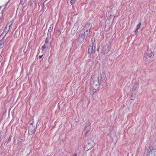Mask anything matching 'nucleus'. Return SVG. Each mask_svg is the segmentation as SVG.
<instances>
[{"label":"nucleus","mask_w":156,"mask_h":156,"mask_svg":"<svg viewBox=\"0 0 156 156\" xmlns=\"http://www.w3.org/2000/svg\"><path fill=\"white\" fill-rule=\"evenodd\" d=\"M154 59V54L150 50H147L144 55V60L146 64H149Z\"/></svg>","instance_id":"obj_1"},{"label":"nucleus","mask_w":156,"mask_h":156,"mask_svg":"<svg viewBox=\"0 0 156 156\" xmlns=\"http://www.w3.org/2000/svg\"><path fill=\"white\" fill-rule=\"evenodd\" d=\"M95 145V143L94 141L90 138H88L85 142L84 144L85 150L87 151L94 147Z\"/></svg>","instance_id":"obj_2"},{"label":"nucleus","mask_w":156,"mask_h":156,"mask_svg":"<svg viewBox=\"0 0 156 156\" xmlns=\"http://www.w3.org/2000/svg\"><path fill=\"white\" fill-rule=\"evenodd\" d=\"M91 84V86L93 88L98 89L100 86L99 77L96 75H93L92 76Z\"/></svg>","instance_id":"obj_3"},{"label":"nucleus","mask_w":156,"mask_h":156,"mask_svg":"<svg viewBox=\"0 0 156 156\" xmlns=\"http://www.w3.org/2000/svg\"><path fill=\"white\" fill-rule=\"evenodd\" d=\"M36 125L34 123V121H30L29 123L28 134L32 135L35 131Z\"/></svg>","instance_id":"obj_4"},{"label":"nucleus","mask_w":156,"mask_h":156,"mask_svg":"<svg viewBox=\"0 0 156 156\" xmlns=\"http://www.w3.org/2000/svg\"><path fill=\"white\" fill-rule=\"evenodd\" d=\"M92 45H90L88 47V52L89 53H94L95 52V39L92 38L91 39Z\"/></svg>","instance_id":"obj_5"},{"label":"nucleus","mask_w":156,"mask_h":156,"mask_svg":"<svg viewBox=\"0 0 156 156\" xmlns=\"http://www.w3.org/2000/svg\"><path fill=\"white\" fill-rule=\"evenodd\" d=\"M92 26L91 23H87L84 27L82 30L86 34L87 36H88L90 34V30Z\"/></svg>","instance_id":"obj_6"},{"label":"nucleus","mask_w":156,"mask_h":156,"mask_svg":"<svg viewBox=\"0 0 156 156\" xmlns=\"http://www.w3.org/2000/svg\"><path fill=\"white\" fill-rule=\"evenodd\" d=\"M12 22L10 21L9 23H8L5 27V28L4 30V31L2 34L0 36L1 37L2 36H3V35L4 34V36H5L7 33L8 32L9 30L10 29V27L12 25Z\"/></svg>","instance_id":"obj_7"},{"label":"nucleus","mask_w":156,"mask_h":156,"mask_svg":"<svg viewBox=\"0 0 156 156\" xmlns=\"http://www.w3.org/2000/svg\"><path fill=\"white\" fill-rule=\"evenodd\" d=\"M149 151L147 152L146 156H155L156 150L152 146L149 147Z\"/></svg>","instance_id":"obj_8"},{"label":"nucleus","mask_w":156,"mask_h":156,"mask_svg":"<svg viewBox=\"0 0 156 156\" xmlns=\"http://www.w3.org/2000/svg\"><path fill=\"white\" fill-rule=\"evenodd\" d=\"M109 134L112 141L114 143H116L117 141V138L116 136L115 132L114 130L110 132Z\"/></svg>","instance_id":"obj_9"},{"label":"nucleus","mask_w":156,"mask_h":156,"mask_svg":"<svg viewBox=\"0 0 156 156\" xmlns=\"http://www.w3.org/2000/svg\"><path fill=\"white\" fill-rule=\"evenodd\" d=\"M86 34L84 32L83 33H80L79 37L77 39L80 43H82L84 42L85 36H87Z\"/></svg>","instance_id":"obj_10"},{"label":"nucleus","mask_w":156,"mask_h":156,"mask_svg":"<svg viewBox=\"0 0 156 156\" xmlns=\"http://www.w3.org/2000/svg\"><path fill=\"white\" fill-rule=\"evenodd\" d=\"M79 27V24L78 22H76L74 24L73 27V28L71 32V34L72 35H74Z\"/></svg>","instance_id":"obj_11"},{"label":"nucleus","mask_w":156,"mask_h":156,"mask_svg":"<svg viewBox=\"0 0 156 156\" xmlns=\"http://www.w3.org/2000/svg\"><path fill=\"white\" fill-rule=\"evenodd\" d=\"M109 44H106V45L104 46L103 48V51L105 53H107L110 50V47L109 45Z\"/></svg>","instance_id":"obj_12"},{"label":"nucleus","mask_w":156,"mask_h":156,"mask_svg":"<svg viewBox=\"0 0 156 156\" xmlns=\"http://www.w3.org/2000/svg\"><path fill=\"white\" fill-rule=\"evenodd\" d=\"M138 87V84L137 83H135L131 89L132 91H136Z\"/></svg>","instance_id":"obj_13"},{"label":"nucleus","mask_w":156,"mask_h":156,"mask_svg":"<svg viewBox=\"0 0 156 156\" xmlns=\"http://www.w3.org/2000/svg\"><path fill=\"white\" fill-rule=\"evenodd\" d=\"M91 129V126H85L84 129L83 131V133H84L85 136L87 134V133L90 131Z\"/></svg>","instance_id":"obj_14"},{"label":"nucleus","mask_w":156,"mask_h":156,"mask_svg":"<svg viewBox=\"0 0 156 156\" xmlns=\"http://www.w3.org/2000/svg\"><path fill=\"white\" fill-rule=\"evenodd\" d=\"M23 140L21 138H19L17 140V146L18 148H20L22 145Z\"/></svg>","instance_id":"obj_15"},{"label":"nucleus","mask_w":156,"mask_h":156,"mask_svg":"<svg viewBox=\"0 0 156 156\" xmlns=\"http://www.w3.org/2000/svg\"><path fill=\"white\" fill-rule=\"evenodd\" d=\"M98 89H96L95 88H93L91 86L90 88V94L93 95L94 94V93L95 92L96 90Z\"/></svg>","instance_id":"obj_16"},{"label":"nucleus","mask_w":156,"mask_h":156,"mask_svg":"<svg viewBox=\"0 0 156 156\" xmlns=\"http://www.w3.org/2000/svg\"><path fill=\"white\" fill-rule=\"evenodd\" d=\"M41 5L42 6V8L41 10V11L43 12L44 11V9H45V7L44 6V2H42V1H41Z\"/></svg>","instance_id":"obj_17"},{"label":"nucleus","mask_w":156,"mask_h":156,"mask_svg":"<svg viewBox=\"0 0 156 156\" xmlns=\"http://www.w3.org/2000/svg\"><path fill=\"white\" fill-rule=\"evenodd\" d=\"M101 78L102 80H105L106 79L105 73L104 72L102 73L101 74Z\"/></svg>","instance_id":"obj_18"},{"label":"nucleus","mask_w":156,"mask_h":156,"mask_svg":"<svg viewBox=\"0 0 156 156\" xmlns=\"http://www.w3.org/2000/svg\"><path fill=\"white\" fill-rule=\"evenodd\" d=\"M90 123L89 121H87L85 123V126H90Z\"/></svg>","instance_id":"obj_19"},{"label":"nucleus","mask_w":156,"mask_h":156,"mask_svg":"<svg viewBox=\"0 0 156 156\" xmlns=\"http://www.w3.org/2000/svg\"><path fill=\"white\" fill-rule=\"evenodd\" d=\"M11 138H12V136H10L7 141V142H6L5 143V144H6L7 145L11 141Z\"/></svg>","instance_id":"obj_20"},{"label":"nucleus","mask_w":156,"mask_h":156,"mask_svg":"<svg viewBox=\"0 0 156 156\" xmlns=\"http://www.w3.org/2000/svg\"><path fill=\"white\" fill-rule=\"evenodd\" d=\"M56 34L58 36H59L61 34V31L60 30L58 29L56 32Z\"/></svg>","instance_id":"obj_21"},{"label":"nucleus","mask_w":156,"mask_h":156,"mask_svg":"<svg viewBox=\"0 0 156 156\" xmlns=\"http://www.w3.org/2000/svg\"><path fill=\"white\" fill-rule=\"evenodd\" d=\"M26 0H20V4L21 5H23L24 3Z\"/></svg>","instance_id":"obj_22"},{"label":"nucleus","mask_w":156,"mask_h":156,"mask_svg":"<svg viewBox=\"0 0 156 156\" xmlns=\"http://www.w3.org/2000/svg\"><path fill=\"white\" fill-rule=\"evenodd\" d=\"M47 46L44 44V45H43L42 47V51H44V49L46 48Z\"/></svg>","instance_id":"obj_23"},{"label":"nucleus","mask_w":156,"mask_h":156,"mask_svg":"<svg viewBox=\"0 0 156 156\" xmlns=\"http://www.w3.org/2000/svg\"><path fill=\"white\" fill-rule=\"evenodd\" d=\"M4 46V43H0V48H2Z\"/></svg>","instance_id":"obj_24"},{"label":"nucleus","mask_w":156,"mask_h":156,"mask_svg":"<svg viewBox=\"0 0 156 156\" xmlns=\"http://www.w3.org/2000/svg\"><path fill=\"white\" fill-rule=\"evenodd\" d=\"M141 25V24L140 23H139L138 25L137 26L136 28L139 29Z\"/></svg>","instance_id":"obj_25"},{"label":"nucleus","mask_w":156,"mask_h":156,"mask_svg":"<svg viewBox=\"0 0 156 156\" xmlns=\"http://www.w3.org/2000/svg\"><path fill=\"white\" fill-rule=\"evenodd\" d=\"M76 0H71L70 1V2L71 4H72V3H74L75 2Z\"/></svg>","instance_id":"obj_26"},{"label":"nucleus","mask_w":156,"mask_h":156,"mask_svg":"<svg viewBox=\"0 0 156 156\" xmlns=\"http://www.w3.org/2000/svg\"><path fill=\"white\" fill-rule=\"evenodd\" d=\"M138 28H136V30L135 31V33L136 34H137V33L138 32Z\"/></svg>","instance_id":"obj_27"},{"label":"nucleus","mask_w":156,"mask_h":156,"mask_svg":"<svg viewBox=\"0 0 156 156\" xmlns=\"http://www.w3.org/2000/svg\"><path fill=\"white\" fill-rule=\"evenodd\" d=\"M45 43H46H46H48V38L47 37L46 38V39L45 40Z\"/></svg>","instance_id":"obj_28"},{"label":"nucleus","mask_w":156,"mask_h":156,"mask_svg":"<svg viewBox=\"0 0 156 156\" xmlns=\"http://www.w3.org/2000/svg\"><path fill=\"white\" fill-rule=\"evenodd\" d=\"M112 16H112L111 15H110L109 17V18H108V20H109L111 19V17Z\"/></svg>","instance_id":"obj_29"},{"label":"nucleus","mask_w":156,"mask_h":156,"mask_svg":"<svg viewBox=\"0 0 156 156\" xmlns=\"http://www.w3.org/2000/svg\"><path fill=\"white\" fill-rule=\"evenodd\" d=\"M77 154L76 153H75L73 154L72 156H77Z\"/></svg>","instance_id":"obj_30"},{"label":"nucleus","mask_w":156,"mask_h":156,"mask_svg":"<svg viewBox=\"0 0 156 156\" xmlns=\"http://www.w3.org/2000/svg\"><path fill=\"white\" fill-rule=\"evenodd\" d=\"M42 56H43V55L39 56V58L40 59L41 58H42Z\"/></svg>","instance_id":"obj_31"},{"label":"nucleus","mask_w":156,"mask_h":156,"mask_svg":"<svg viewBox=\"0 0 156 156\" xmlns=\"http://www.w3.org/2000/svg\"><path fill=\"white\" fill-rule=\"evenodd\" d=\"M48 43H45L44 45H46V46H48Z\"/></svg>","instance_id":"obj_32"},{"label":"nucleus","mask_w":156,"mask_h":156,"mask_svg":"<svg viewBox=\"0 0 156 156\" xmlns=\"http://www.w3.org/2000/svg\"><path fill=\"white\" fill-rule=\"evenodd\" d=\"M47 0H42V2H45V1H46Z\"/></svg>","instance_id":"obj_33"},{"label":"nucleus","mask_w":156,"mask_h":156,"mask_svg":"<svg viewBox=\"0 0 156 156\" xmlns=\"http://www.w3.org/2000/svg\"><path fill=\"white\" fill-rule=\"evenodd\" d=\"M97 50H98V51H99V49H98H98H97Z\"/></svg>","instance_id":"obj_34"},{"label":"nucleus","mask_w":156,"mask_h":156,"mask_svg":"<svg viewBox=\"0 0 156 156\" xmlns=\"http://www.w3.org/2000/svg\"><path fill=\"white\" fill-rule=\"evenodd\" d=\"M90 62H88V63H90Z\"/></svg>","instance_id":"obj_35"},{"label":"nucleus","mask_w":156,"mask_h":156,"mask_svg":"<svg viewBox=\"0 0 156 156\" xmlns=\"http://www.w3.org/2000/svg\"><path fill=\"white\" fill-rule=\"evenodd\" d=\"M15 142V140H14V142Z\"/></svg>","instance_id":"obj_36"},{"label":"nucleus","mask_w":156,"mask_h":156,"mask_svg":"<svg viewBox=\"0 0 156 156\" xmlns=\"http://www.w3.org/2000/svg\"><path fill=\"white\" fill-rule=\"evenodd\" d=\"M132 96H133V95L132 94V95H131V96L132 97Z\"/></svg>","instance_id":"obj_37"},{"label":"nucleus","mask_w":156,"mask_h":156,"mask_svg":"<svg viewBox=\"0 0 156 156\" xmlns=\"http://www.w3.org/2000/svg\"><path fill=\"white\" fill-rule=\"evenodd\" d=\"M148 156L147 155V156Z\"/></svg>","instance_id":"obj_38"}]
</instances>
